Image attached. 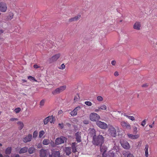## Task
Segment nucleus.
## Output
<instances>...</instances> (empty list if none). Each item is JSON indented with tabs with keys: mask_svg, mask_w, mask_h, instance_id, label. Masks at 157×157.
Here are the masks:
<instances>
[{
	"mask_svg": "<svg viewBox=\"0 0 157 157\" xmlns=\"http://www.w3.org/2000/svg\"><path fill=\"white\" fill-rule=\"evenodd\" d=\"M104 142V138L102 135H99L93 137L92 143L94 145L101 147Z\"/></svg>",
	"mask_w": 157,
	"mask_h": 157,
	"instance_id": "nucleus-1",
	"label": "nucleus"
},
{
	"mask_svg": "<svg viewBox=\"0 0 157 157\" xmlns=\"http://www.w3.org/2000/svg\"><path fill=\"white\" fill-rule=\"evenodd\" d=\"M67 138L65 137L61 136L60 137L57 138L55 140V143L56 145H59L66 142Z\"/></svg>",
	"mask_w": 157,
	"mask_h": 157,
	"instance_id": "nucleus-2",
	"label": "nucleus"
},
{
	"mask_svg": "<svg viewBox=\"0 0 157 157\" xmlns=\"http://www.w3.org/2000/svg\"><path fill=\"white\" fill-rule=\"evenodd\" d=\"M66 88V86H63L56 89L54 90L52 92V94L53 95H55L59 94L65 90Z\"/></svg>",
	"mask_w": 157,
	"mask_h": 157,
	"instance_id": "nucleus-3",
	"label": "nucleus"
},
{
	"mask_svg": "<svg viewBox=\"0 0 157 157\" xmlns=\"http://www.w3.org/2000/svg\"><path fill=\"white\" fill-rule=\"evenodd\" d=\"M90 120L93 121H97L100 119L99 116L97 113H94L90 114Z\"/></svg>",
	"mask_w": 157,
	"mask_h": 157,
	"instance_id": "nucleus-4",
	"label": "nucleus"
},
{
	"mask_svg": "<svg viewBox=\"0 0 157 157\" xmlns=\"http://www.w3.org/2000/svg\"><path fill=\"white\" fill-rule=\"evenodd\" d=\"M106 150H105L102 153V157H115V154L112 151H110L106 153L105 152Z\"/></svg>",
	"mask_w": 157,
	"mask_h": 157,
	"instance_id": "nucleus-5",
	"label": "nucleus"
},
{
	"mask_svg": "<svg viewBox=\"0 0 157 157\" xmlns=\"http://www.w3.org/2000/svg\"><path fill=\"white\" fill-rule=\"evenodd\" d=\"M109 135L112 137H115L117 136V133L116 129L112 126L109 127L108 130Z\"/></svg>",
	"mask_w": 157,
	"mask_h": 157,
	"instance_id": "nucleus-6",
	"label": "nucleus"
},
{
	"mask_svg": "<svg viewBox=\"0 0 157 157\" xmlns=\"http://www.w3.org/2000/svg\"><path fill=\"white\" fill-rule=\"evenodd\" d=\"M60 56V53H58L53 56L51 58L49 59L48 61L49 63H52L56 61Z\"/></svg>",
	"mask_w": 157,
	"mask_h": 157,
	"instance_id": "nucleus-7",
	"label": "nucleus"
},
{
	"mask_svg": "<svg viewBox=\"0 0 157 157\" xmlns=\"http://www.w3.org/2000/svg\"><path fill=\"white\" fill-rule=\"evenodd\" d=\"M96 124L98 127L102 129H105L108 127L106 123L99 121H96Z\"/></svg>",
	"mask_w": 157,
	"mask_h": 157,
	"instance_id": "nucleus-8",
	"label": "nucleus"
},
{
	"mask_svg": "<svg viewBox=\"0 0 157 157\" xmlns=\"http://www.w3.org/2000/svg\"><path fill=\"white\" fill-rule=\"evenodd\" d=\"M122 147L125 149L128 150L130 148V146L129 143L126 141H121L120 142Z\"/></svg>",
	"mask_w": 157,
	"mask_h": 157,
	"instance_id": "nucleus-9",
	"label": "nucleus"
},
{
	"mask_svg": "<svg viewBox=\"0 0 157 157\" xmlns=\"http://www.w3.org/2000/svg\"><path fill=\"white\" fill-rule=\"evenodd\" d=\"M7 9L6 4L3 2L0 3V11L2 12H5Z\"/></svg>",
	"mask_w": 157,
	"mask_h": 157,
	"instance_id": "nucleus-10",
	"label": "nucleus"
},
{
	"mask_svg": "<svg viewBox=\"0 0 157 157\" xmlns=\"http://www.w3.org/2000/svg\"><path fill=\"white\" fill-rule=\"evenodd\" d=\"M47 154L48 151L47 150L42 149L40 151V157H45Z\"/></svg>",
	"mask_w": 157,
	"mask_h": 157,
	"instance_id": "nucleus-11",
	"label": "nucleus"
},
{
	"mask_svg": "<svg viewBox=\"0 0 157 157\" xmlns=\"http://www.w3.org/2000/svg\"><path fill=\"white\" fill-rule=\"evenodd\" d=\"M53 118L52 116L47 117L45 118L44 120V124H47L49 121H50V123H52L53 121Z\"/></svg>",
	"mask_w": 157,
	"mask_h": 157,
	"instance_id": "nucleus-12",
	"label": "nucleus"
},
{
	"mask_svg": "<svg viewBox=\"0 0 157 157\" xmlns=\"http://www.w3.org/2000/svg\"><path fill=\"white\" fill-rule=\"evenodd\" d=\"M121 125L124 128L128 129H130L131 126L130 124L127 122L124 121H122L121 123Z\"/></svg>",
	"mask_w": 157,
	"mask_h": 157,
	"instance_id": "nucleus-13",
	"label": "nucleus"
},
{
	"mask_svg": "<svg viewBox=\"0 0 157 157\" xmlns=\"http://www.w3.org/2000/svg\"><path fill=\"white\" fill-rule=\"evenodd\" d=\"M32 138L31 134H29L27 136L24 137L23 139V141L25 143H27L31 141Z\"/></svg>",
	"mask_w": 157,
	"mask_h": 157,
	"instance_id": "nucleus-14",
	"label": "nucleus"
},
{
	"mask_svg": "<svg viewBox=\"0 0 157 157\" xmlns=\"http://www.w3.org/2000/svg\"><path fill=\"white\" fill-rule=\"evenodd\" d=\"M80 109V106L76 107L73 111L70 113V114L72 116H75L77 114V110Z\"/></svg>",
	"mask_w": 157,
	"mask_h": 157,
	"instance_id": "nucleus-15",
	"label": "nucleus"
},
{
	"mask_svg": "<svg viewBox=\"0 0 157 157\" xmlns=\"http://www.w3.org/2000/svg\"><path fill=\"white\" fill-rule=\"evenodd\" d=\"M141 27V24L139 22H136L133 25V28L134 29L139 30Z\"/></svg>",
	"mask_w": 157,
	"mask_h": 157,
	"instance_id": "nucleus-16",
	"label": "nucleus"
},
{
	"mask_svg": "<svg viewBox=\"0 0 157 157\" xmlns=\"http://www.w3.org/2000/svg\"><path fill=\"white\" fill-rule=\"evenodd\" d=\"M75 139L76 141L78 142L79 143L81 141V135L79 132H77L75 134Z\"/></svg>",
	"mask_w": 157,
	"mask_h": 157,
	"instance_id": "nucleus-17",
	"label": "nucleus"
},
{
	"mask_svg": "<svg viewBox=\"0 0 157 157\" xmlns=\"http://www.w3.org/2000/svg\"><path fill=\"white\" fill-rule=\"evenodd\" d=\"M128 137L132 139H135L138 138L139 135H133L132 134H128Z\"/></svg>",
	"mask_w": 157,
	"mask_h": 157,
	"instance_id": "nucleus-18",
	"label": "nucleus"
},
{
	"mask_svg": "<svg viewBox=\"0 0 157 157\" xmlns=\"http://www.w3.org/2000/svg\"><path fill=\"white\" fill-rule=\"evenodd\" d=\"M28 150V148L27 147H25L21 149L19 153V154H22L26 153Z\"/></svg>",
	"mask_w": 157,
	"mask_h": 157,
	"instance_id": "nucleus-19",
	"label": "nucleus"
},
{
	"mask_svg": "<svg viewBox=\"0 0 157 157\" xmlns=\"http://www.w3.org/2000/svg\"><path fill=\"white\" fill-rule=\"evenodd\" d=\"M80 17V15H78L76 16H75L73 17L70 19H69V21L70 22H71L76 21L78 20V19Z\"/></svg>",
	"mask_w": 157,
	"mask_h": 157,
	"instance_id": "nucleus-20",
	"label": "nucleus"
},
{
	"mask_svg": "<svg viewBox=\"0 0 157 157\" xmlns=\"http://www.w3.org/2000/svg\"><path fill=\"white\" fill-rule=\"evenodd\" d=\"M65 152L66 153V154L69 155L71 153V149L70 147H66L65 148Z\"/></svg>",
	"mask_w": 157,
	"mask_h": 157,
	"instance_id": "nucleus-21",
	"label": "nucleus"
},
{
	"mask_svg": "<svg viewBox=\"0 0 157 157\" xmlns=\"http://www.w3.org/2000/svg\"><path fill=\"white\" fill-rule=\"evenodd\" d=\"M35 149L33 147H31L28 149V152L30 154L33 153L35 151Z\"/></svg>",
	"mask_w": 157,
	"mask_h": 157,
	"instance_id": "nucleus-22",
	"label": "nucleus"
},
{
	"mask_svg": "<svg viewBox=\"0 0 157 157\" xmlns=\"http://www.w3.org/2000/svg\"><path fill=\"white\" fill-rule=\"evenodd\" d=\"M53 155L54 157H61L60 152L59 151H54Z\"/></svg>",
	"mask_w": 157,
	"mask_h": 157,
	"instance_id": "nucleus-23",
	"label": "nucleus"
},
{
	"mask_svg": "<svg viewBox=\"0 0 157 157\" xmlns=\"http://www.w3.org/2000/svg\"><path fill=\"white\" fill-rule=\"evenodd\" d=\"M123 155L124 156L127 155V157H134L133 154L130 152H125L124 153V152Z\"/></svg>",
	"mask_w": 157,
	"mask_h": 157,
	"instance_id": "nucleus-24",
	"label": "nucleus"
},
{
	"mask_svg": "<svg viewBox=\"0 0 157 157\" xmlns=\"http://www.w3.org/2000/svg\"><path fill=\"white\" fill-rule=\"evenodd\" d=\"M11 147H8L7 148L5 151L6 153V154H10L11 153Z\"/></svg>",
	"mask_w": 157,
	"mask_h": 157,
	"instance_id": "nucleus-25",
	"label": "nucleus"
},
{
	"mask_svg": "<svg viewBox=\"0 0 157 157\" xmlns=\"http://www.w3.org/2000/svg\"><path fill=\"white\" fill-rule=\"evenodd\" d=\"M50 141L48 139H44L43 142V144L44 145H47L50 143Z\"/></svg>",
	"mask_w": 157,
	"mask_h": 157,
	"instance_id": "nucleus-26",
	"label": "nucleus"
},
{
	"mask_svg": "<svg viewBox=\"0 0 157 157\" xmlns=\"http://www.w3.org/2000/svg\"><path fill=\"white\" fill-rule=\"evenodd\" d=\"M90 133L93 136H96V131L95 129L93 128L90 130Z\"/></svg>",
	"mask_w": 157,
	"mask_h": 157,
	"instance_id": "nucleus-27",
	"label": "nucleus"
},
{
	"mask_svg": "<svg viewBox=\"0 0 157 157\" xmlns=\"http://www.w3.org/2000/svg\"><path fill=\"white\" fill-rule=\"evenodd\" d=\"M17 124L20 125L19 128L20 129H21L24 127V124L21 121H19L17 122Z\"/></svg>",
	"mask_w": 157,
	"mask_h": 157,
	"instance_id": "nucleus-28",
	"label": "nucleus"
},
{
	"mask_svg": "<svg viewBox=\"0 0 157 157\" xmlns=\"http://www.w3.org/2000/svg\"><path fill=\"white\" fill-rule=\"evenodd\" d=\"M45 102V99H42L41 100L40 102V107H41L43 106L44 105Z\"/></svg>",
	"mask_w": 157,
	"mask_h": 157,
	"instance_id": "nucleus-29",
	"label": "nucleus"
},
{
	"mask_svg": "<svg viewBox=\"0 0 157 157\" xmlns=\"http://www.w3.org/2000/svg\"><path fill=\"white\" fill-rule=\"evenodd\" d=\"M99 107L100 109L102 110H105L107 108L106 106L104 104L101 105Z\"/></svg>",
	"mask_w": 157,
	"mask_h": 157,
	"instance_id": "nucleus-30",
	"label": "nucleus"
},
{
	"mask_svg": "<svg viewBox=\"0 0 157 157\" xmlns=\"http://www.w3.org/2000/svg\"><path fill=\"white\" fill-rule=\"evenodd\" d=\"M28 79H29L30 81H35L36 82L37 81L36 80L35 78L33 77L32 76H28Z\"/></svg>",
	"mask_w": 157,
	"mask_h": 157,
	"instance_id": "nucleus-31",
	"label": "nucleus"
},
{
	"mask_svg": "<svg viewBox=\"0 0 157 157\" xmlns=\"http://www.w3.org/2000/svg\"><path fill=\"white\" fill-rule=\"evenodd\" d=\"M13 15H14L13 13L10 14L7 17L8 19L10 20L12 19L13 18Z\"/></svg>",
	"mask_w": 157,
	"mask_h": 157,
	"instance_id": "nucleus-32",
	"label": "nucleus"
},
{
	"mask_svg": "<svg viewBox=\"0 0 157 157\" xmlns=\"http://www.w3.org/2000/svg\"><path fill=\"white\" fill-rule=\"evenodd\" d=\"M44 133V130H41L39 132V137L40 138L42 137Z\"/></svg>",
	"mask_w": 157,
	"mask_h": 157,
	"instance_id": "nucleus-33",
	"label": "nucleus"
},
{
	"mask_svg": "<svg viewBox=\"0 0 157 157\" xmlns=\"http://www.w3.org/2000/svg\"><path fill=\"white\" fill-rule=\"evenodd\" d=\"M0 157H3V155L2 154H0ZM4 157H9L8 155H6ZM11 157H19V156L18 155H13L11 156Z\"/></svg>",
	"mask_w": 157,
	"mask_h": 157,
	"instance_id": "nucleus-34",
	"label": "nucleus"
},
{
	"mask_svg": "<svg viewBox=\"0 0 157 157\" xmlns=\"http://www.w3.org/2000/svg\"><path fill=\"white\" fill-rule=\"evenodd\" d=\"M38 134V132L37 131H35L33 133V136L34 138L36 137Z\"/></svg>",
	"mask_w": 157,
	"mask_h": 157,
	"instance_id": "nucleus-35",
	"label": "nucleus"
},
{
	"mask_svg": "<svg viewBox=\"0 0 157 157\" xmlns=\"http://www.w3.org/2000/svg\"><path fill=\"white\" fill-rule=\"evenodd\" d=\"M85 103L86 105L89 106H91L92 105V103L90 101H86L85 102Z\"/></svg>",
	"mask_w": 157,
	"mask_h": 157,
	"instance_id": "nucleus-36",
	"label": "nucleus"
},
{
	"mask_svg": "<svg viewBox=\"0 0 157 157\" xmlns=\"http://www.w3.org/2000/svg\"><path fill=\"white\" fill-rule=\"evenodd\" d=\"M21 109L20 108H17L14 109V111L16 113H19L21 111Z\"/></svg>",
	"mask_w": 157,
	"mask_h": 157,
	"instance_id": "nucleus-37",
	"label": "nucleus"
},
{
	"mask_svg": "<svg viewBox=\"0 0 157 157\" xmlns=\"http://www.w3.org/2000/svg\"><path fill=\"white\" fill-rule=\"evenodd\" d=\"M79 99V97L78 95H77L74 98V101H75L76 102L78 101Z\"/></svg>",
	"mask_w": 157,
	"mask_h": 157,
	"instance_id": "nucleus-38",
	"label": "nucleus"
},
{
	"mask_svg": "<svg viewBox=\"0 0 157 157\" xmlns=\"http://www.w3.org/2000/svg\"><path fill=\"white\" fill-rule=\"evenodd\" d=\"M97 99L99 101H101L103 100V98L101 96H98L97 97Z\"/></svg>",
	"mask_w": 157,
	"mask_h": 157,
	"instance_id": "nucleus-39",
	"label": "nucleus"
},
{
	"mask_svg": "<svg viewBox=\"0 0 157 157\" xmlns=\"http://www.w3.org/2000/svg\"><path fill=\"white\" fill-rule=\"evenodd\" d=\"M146 120L144 119L142 122L141 125L143 126H144L146 124Z\"/></svg>",
	"mask_w": 157,
	"mask_h": 157,
	"instance_id": "nucleus-40",
	"label": "nucleus"
},
{
	"mask_svg": "<svg viewBox=\"0 0 157 157\" xmlns=\"http://www.w3.org/2000/svg\"><path fill=\"white\" fill-rule=\"evenodd\" d=\"M65 68V66L64 63L62 64L59 68L60 69L63 70Z\"/></svg>",
	"mask_w": 157,
	"mask_h": 157,
	"instance_id": "nucleus-41",
	"label": "nucleus"
},
{
	"mask_svg": "<svg viewBox=\"0 0 157 157\" xmlns=\"http://www.w3.org/2000/svg\"><path fill=\"white\" fill-rule=\"evenodd\" d=\"M50 144L51 146L53 147H54L56 146V143H55L53 141H51V142H50Z\"/></svg>",
	"mask_w": 157,
	"mask_h": 157,
	"instance_id": "nucleus-42",
	"label": "nucleus"
},
{
	"mask_svg": "<svg viewBox=\"0 0 157 157\" xmlns=\"http://www.w3.org/2000/svg\"><path fill=\"white\" fill-rule=\"evenodd\" d=\"M142 142L141 141H140L139 142H138V143H137L138 145H137L136 146V147H140V146H141V145L142 144Z\"/></svg>",
	"mask_w": 157,
	"mask_h": 157,
	"instance_id": "nucleus-43",
	"label": "nucleus"
},
{
	"mask_svg": "<svg viewBox=\"0 0 157 157\" xmlns=\"http://www.w3.org/2000/svg\"><path fill=\"white\" fill-rule=\"evenodd\" d=\"M145 156L146 157H148V150H145Z\"/></svg>",
	"mask_w": 157,
	"mask_h": 157,
	"instance_id": "nucleus-44",
	"label": "nucleus"
},
{
	"mask_svg": "<svg viewBox=\"0 0 157 157\" xmlns=\"http://www.w3.org/2000/svg\"><path fill=\"white\" fill-rule=\"evenodd\" d=\"M72 148V151L74 153H75V152H76L77 149H76V147H73Z\"/></svg>",
	"mask_w": 157,
	"mask_h": 157,
	"instance_id": "nucleus-45",
	"label": "nucleus"
},
{
	"mask_svg": "<svg viewBox=\"0 0 157 157\" xmlns=\"http://www.w3.org/2000/svg\"><path fill=\"white\" fill-rule=\"evenodd\" d=\"M116 61L114 60L112 61L111 62V64L113 66H115L116 64Z\"/></svg>",
	"mask_w": 157,
	"mask_h": 157,
	"instance_id": "nucleus-46",
	"label": "nucleus"
},
{
	"mask_svg": "<svg viewBox=\"0 0 157 157\" xmlns=\"http://www.w3.org/2000/svg\"><path fill=\"white\" fill-rule=\"evenodd\" d=\"M59 125L60 126L61 128L62 129L63 128L64 126H63V123H59Z\"/></svg>",
	"mask_w": 157,
	"mask_h": 157,
	"instance_id": "nucleus-47",
	"label": "nucleus"
},
{
	"mask_svg": "<svg viewBox=\"0 0 157 157\" xmlns=\"http://www.w3.org/2000/svg\"><path fill=\"white\" fill-rule=\"evenodd\" d=\"M128 119L132 121H133L135 120L134 117L132 116H130Z\"/></svg>",
	"mask_w": 157,
	"mask_h": 157,
	"instance_id": "nucleus-48",
	"label": "nucleus"
},
{
	"mask_svg": "<svg viewBox=\"0 0 157 157\" xmlns=\"http://www.w3.org/2000/svg\"><path fill=\"white\" fill-rule=\"evenodd\" d=\"M83 123L85 124H88L89 123V121L87 120H84L83 121Z\"/></svg>",
	"mask_w": 157,
	"mask_h": 157,
	"instance_id": "nucleus-49",
	"label": "nucleus"
},
{
	"mask_svg": "<svg viewBox=\"0 0 157 157\" xmlns=\"http://www.w3.org/2000/svg\"><path fill=\"white\" fill-rule=\"evenodd\" d=\"M18 120V119L17 118H12L11 119H10V121H16V120Z\"/></svg>",
	"mask_w": 157,
	"mask_h": 157,
	"instance_id": "nucleus-50",
	"label": "nucleus"
},
{
	"mask_svg": "<svg viewBox=\"0 0 157 157\" xmlns=\"http://www.w3.org/2000/svg\"><path fill=\"white\" fill-rule=\"evenodd\" d=\"M114 75L115 76H118L119 75V73L117 71H115L114 73Z\"/></svg>",
	"mask_w": 157,
	"mask_h": 157,
	"instance_id": "nucleus-51",
	"label": "nucleus"
},
{
	"mask_svg": "<svg viewBox=\"0 0 157 157\" xmlns=\"http://www.w3.org/2000/svg\"><path fill=\"white\" fill-rule=\"evenodd\" d=\"M134 132L136 133L137 132V128L136 127H135L134 128Z\"/></svg>",
	"mask_w": 157,
	"mask_h": 157,
	"instance_id": "nucleus-52",
	"label": "nucleus"
},
{
	"mask_svg": "<svg viewBox=\"0 0 157 157\" xmlns=\"http://www.w3.org/2000/svg\"><path fill=\"white\" fill-rule=\"evenodd\" d=\"M148 147H149V146H148V144H146V145H145V148L144 149V150H148Z\"/></svg>",
	"mask_w": 157,
	"mask_h": 157,
	"instance_id": "nucleus-53",
	"label": "nucleus"
},
{
	"mask_svg": "<svg viewBox=\"0 0 157 157\" xmlns=\"http://www.w3.org/2000/svg\"><path fill=\"white\" fill-rule=\"evenodd\" d=\"M76 143H72V144L71 145V147L72 148L73 147H76L75 145H76Z\"/></svg>",
	"mask_w": 157,
	"mask_h": 157,
	"instance_id": "nucleus-54",
	"label": "nucleus"
},
{
	"mask_svg": "<svg viewBox=\"0 0 157 157\" xmlns=\"http://www.w3.org/2000/svg\"><path fill=\"white\" fill-rule=\"evenodd\" d=\"M33 67L34 68L37 69L39 67L36 64H35L33 66Z\"/></svg>",
	"mask_w": 157,
	"mask_h": 157,
	"instance_id": "nucleus-55",
	"label": "nucleus"
},
{
	"mask_svg": "<svg viewBox=\"0 0 157 157\" xmlns=\"http://www.w3.org/2000/svg\"><path fill=\"white\" fill-rule=\"evenodd\" d=\"M100 109L99 108V107H98V109H95L94 111L95 112H98L100 111Z\"/></svg>",
	"mask_w": 157,
	"mask_h": 157,
	"instance_id": "nucleus-56",
	"label": "nucleus"
},
{
	"mask_svg": "<svg viewBox=\"0 0 157 157\" xmlns=\"http://www.w3.org/2000/svg\"><path fill=\"white\" fill-rule=\"evenodd\" d=\"M124 116H125V117H127V118H128V119L129 118V117H130V116H128V115H126V114H125V113L124 114Z\"/></svg>",
	"mask_w": 157,
	"mask_h": 157,
	"instance_id": "nucleus-57",
	"label": "nucleus"
},
{
	"mask_svg": "<svg viewBox=\"0 0 157 157\" xmlns=\"http://www.w3.org/2000/svg\"><path fill=\"white\" fill-rule=\"evenodd\" d=\"M147 86V84H144L142 85V87H144Z\"/></svg>",
	"mask_w": 157,
	"mask_h": 157,
	"instance_id": "nucleus-58",
	"label": "nucleus"
},
{
	"mask_svg": "<svg viewBox=\"0 0 157 157\" xmlns=\"http://www.w3.org/2000/svg\"><path fill=\"white\" fill-rule=\"evenodd\" d=\"M3 32V31L2 29H0V34Z\"/></svg>",
	"mask_w": 157,
	"mask_h": 157,
	"instance_id": "nucleus-59",
	"label": "nucleus"
},
{
	"mask_svg": "<svg viewBox=\"0 0 157 157\" xmlns=\"http://www.w3.org/2000/svg\"><path fill=\"white\" fill-rule=\"evenodd\" d=\"M62 113V110H60V111H59V112H58V113L60 114H61Z\"/></svg>",
	"mask_w": 157,
	"mask_h": 157,
	"instance_id": "nucleus-60",
	"label": "nucleus"
},
{
	"mask_svg": "<svg viewBox=\"0 0 157 157\" xmlns=\"http://www.w3.org/2000/svg\"><path fill=\"white\" fill-rule=\"evenodd\" d=\"M149 126L151 128H152L153 127V125L151 124H150L149 125Z\"/></svg>",
	"mask_w": 157,
	"mask_h": 157,
	"instance_id": "nucleus-61",
	"label": "nucleus"
},
{
	"mask_svg": "<svg viewBox=\"0 0 157 157\" xmlns=\"http://www.w3.org/2000/svg\"><path fill=\"white\" fill-rule=\"evenodd\" d=\"M22 81L23 82H26V80L25 79H23Z\"/></svg>",
	"mask_w": 157,
	"mask_h": 157,
	"instance_id": "nucleus-62",
	"label": "nucleus"
},
{
	"mask_svg": "<svg viewBox=\"0 0 157 157\" xmlns=\"http://www.w3.org/2000/svg\"><path fill=\"white\" fill-rule=\"evenodd\" d=\"M48 157H52V155L49 154Z\"/></svg>",
	"mask_w": 157,
	"mask_h": 157,
	"instance_id": "nucleus-63",
	"label": "nucleus"
},
{
	"mask_svg": "<svg viewBox=\"0 0 157 157\" xmlns=\"http://www.w3.org/2000/svg\"><path fill=\"white\" fill-rule=\"evenodd\" d=\"M67 124L69 126H71V124L68 123H67Z\"/></svg>",
	"mask_w": 157,
	"mask_h": 157,
	"instance_id": "nucleus-64",
	"label": "nucleus"
}]
</instances>
